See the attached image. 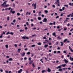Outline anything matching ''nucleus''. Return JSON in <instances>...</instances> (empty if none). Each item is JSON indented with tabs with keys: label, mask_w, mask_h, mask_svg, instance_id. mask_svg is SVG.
Returning <instances> with one entry per match:
<instances>
[{
	"label": "nucleus",
	"mask_w": 73,
	"mask_h": 73,
	"mask_svg": "<svg viewBox=\"0 0 73 73\" xmlns=\"http://www.w3.org/2000/svg\"><path fill=\"white\" fill-rule=\"evenodd\" d=\"M13 10V9H11L10 12V13H12Z\"/></svg>",
	"instance_id": "nucleus-34"
},
{
	"label": "nucleus",
	"mask_w": 73,
	"mask_h": 73,
	"mask_svg": "<svg viewBox=\"0 0 73 73\" xmlns=\"http://www.w3.org/2000/svg\"><path fill=\"white\" fill-rule=\"evenodd\" d=\"M52 7H53V8H56V7L55 6V5H52Z\"/></svg>",
	"instance_id": "nucleus-46"
},
{
	"label": "nucleus",
	"mask_w": 73,
	"mask_h": 73,
	"mask_svg": "<svg viewBox=\"0 0 73 73\" xmlns=\"http://www.w3.org/2000/svg\"><path fill=\"white\" fill-rule=\"evenodd\" d=\"M47 21V19L46 18H45L43 20V22H46V21Z\"/></svg>",
	"instance_id": "nucleus-8"
},
{
	"label": "nucleus",
	"mask_w": 73,
	"mask_h": 73,
	"mask_svg": "<svg viewBox=\"0 0 73 73\" xmlns=\"http://www.w3.org/2000/svg\"><path fill=\"white\" fill-rule=\"evenodd\" d=\"M0 71L1 72H3V70L2 69H1L0 70Z\"/></svg>",
	"instance_id": "nucleus-38"
},
{
	"label": "nucleus",
	"mask_w": 73,
	"mask_h": 73,
	"mask_svg": "<svg viewBox=\"0 0 73 73\" xmlns=\"http://www.w3.org/2000/svg\"><path fill=\"white\" fill-rule=\"evenodd\" d=\"M57 39H59V40H61V38H60V36H58L57 37Z\"/></svg>",
	"instance_id": "nucleus-15"
},
{
	"label": "nucleus",
	"mask_w": 73,
	"mask_h": 73,
	"mask_svg": "<svg viewBox=\"0 0 73 73\" xmlns=\"http://www.w3.org/2000/svg\"><path fill=\"white\" fill-rule=\"evenodd\" d=\"M47 71L48 72H51V70L50 68H48Z\"/></svg>",
	"instance_id": "nucleus-9"
},
{
	"label": "nucleus",
	"mask_w": 73,
	"mask_h": 73,
	"mask_svg": "<svg viewBox=\"0 0 73 73\" xmlns=\"http://www.w3.org/2000/svg\"><path fill=\"white\" fill-rule=\"evenodd\" d=\"M62 10L63 11H64V10H65V7H63L62 8Z\"/></svg>",
	"instance_id": "nucleus-41"
},
{
	"label": "nucleus",
	"mask_w": 73,
	"mask_h": 73,
	"mask_svg": "<svg viewBox=\"0 0 73 73\" xmlns=\"http://www.w3.org/2000/svg\"><path fill=\"white\" fill-rule=\"evenodd\" d=\"M45 13H47L48 12V10H45Z\"/></svg>",
	"instance_id": "nucleus-29"
},
{
	"label": "nucleus",
	"mask_w": 73,
	"mask_h": 73,
	"mask_svg": "<svg viewBox=\"0 0 73 73\" xmlns=\"http://www.w3.org/2000/svg\"><path fill=\"white\" fill-rule=\"evenodd\" d=\"M38 19L39 20H41V18L40 17H38Z\"/></svg>",
	"instance_id": "nucleus-19"
},
{
	"label": "nucleus",
	"mask_w": 73,
	"mask_h": 73,
	"mask_svg": "<svg viewBox=\"0 0 73 73\" xmlns=\"http://www.w3.org/2000/svg\"><path fill=\"white\" fill-rule=\"evenodd\" d=\"M48 44H46L44 46V48H46V47H48Z\"/></svg>",
	"instance_id": "nucleus-18"
},
{
	"label": "nucleus",
	"mask_w": 73,
	"mask_h": 73,
	"mask_svg": "<svg viewBox=\"0 0 73 73\" xmlns=\"http://www.w3.org/2000/svg\"><path fill=\"white\" fill-rule=\"evenodd\" d=\"M21 50V48L18 49L17 50V52L18 53H20V50Z\"/></svg>",
	"instance_id": "nucleus-12"
},
{
	"label": "nucleus",
	"mask_w": 73,
	"mask_h": 73,
	"mask_svg": "<svg viewBox=\"0 0 73 73\" xmlns=\"http://www.w3.org/2000/svg\"><path fill=\"white\" fill-rule=\"evenodd\" d=\"M58 18H59V16H57L56 17V19H58Z\"/></svg>",
	"instance_id": "nucleus-62"
},
{
	"label": "nucleus",
	"mask_w": 73,
	"mask_h": 73,
	"mask_svg": "<svg viewBox=\"0 0 73 73\" xmlns=\"http://www.w3.org/2000/svg\"><path fill=\"white\" fill-rule=\"evenodd\" d=\"M31 58L30 57L29 58V61H30L31 60Z\"/></svg>",
	"instance_id": "nucleus-48"
},
{
	"label": "nucleus",
	"mask_w": 73,
	"mask_h": 73,
	"mask_svg": "<svg viewBox=\"0 0 73 73\" xmlns=\"http://www.w3.org/2000/svg\"><path fill=\"white\" fill-rule=\"evenodd\" d=\"M54 54H56V53H57V51H54Z\"/></svg>",
	"instance_id": "nucleus-47"
},
{
	"label": "nucleus",
	"mask_w": 73,
	"mask_h": 73,
	"mask_svg": "<svg viewBox=\"0 0 73 73\" xmlns=\"http://www.w3.org/2000/svg\"><path fill=\"white\" fill-rule=\"evenodd\" d=\"M38 45H41V42H38L37 43Z\"/></svg>",
	"instance_id": "nucleus-20"
},
{
	"label": "nucleus",
	"mask_w": 73,
	"mask_h": 73,
	"mask_svg": "<svg viewBox=\"0 0 73 73\" xmlns=\"http://www.w3.org/2000/svg\"><path fill=\"white\" fill-rule=\"evenodd\" d=\"M52 35L53 36H54L56 35V33L54 32L53 33H52Z\"/></svg>",
	"instance_id": "nucleus-26"
},
{
	"label": "nucleus",
	"mask_w": 73,
	"mask_h": 73,
	"mask_svg": "<svg viewBox=\"0 0 73 73\" xmlns=\"http://www.w3.org/2000/svg\"><path fill=\"white\" fill-rule=\"evenodd\" d=\"M20 32H22V31H24V30H22V29H21L19 30Z\"/></svg>",
	"instance_id": "nucleus-35"
},
{
	"label": "nucleus",
	"mask_w": 73,
	"mask_h": 73,
	"mask_svg": "<svg viewBox=\"0 0 73 73\" xmlns=\"http://www.w3.org/2000/svg\"><path fill=\"white\" fill-rule=\"evenodd\" d=\"M67 26L68 27H69V26H70V24H69V23H68V24H67Z\"/></svg>",
	"instance_id": "nucleus-58"
},
{
	"label": "nucleus",
	"mask_w": 73,
	"mask_h": 73,
	"mask_svg": "<svg viewBox=\"0 0 73 73\" xmlns=\"http://www.w3.org/2000/svg\"><path fill=\"white\" fill-rule=\"evenodd\" d=\"M70 60H71V61H73V58H72V57H70Z\"/></svg>",
	"instance_id": "nucleus-23"
},
{
	"label": "nucleus",
	"mask_w": 73,
	"mask_h": 73,
	"mask_svg": "<svg viewBox=\"0 0 73 73\" xmlns=\"http://www.w3.org/2000/svg\"><path fill=\"white\" fill-rule=\"evenodd\" d=\"M61 66H63V67H65V66H66V64H62V65H61Z\"/></svg>",
	"instance_id": "nucleus-21"
},
{
	"label": "nucleus",
	"mask_w": 73,
	"mask_h": 73,
	"mask_svg": "<svg viewBox=\"0 0 73 73\" xmlns=\"http://www.w3.org/2000/svg\"><path fill=\"white\" fill-rule=\"evenodd\" d=\"M26 24L27 25H29V24H28V22H27L26 23Z\"/></svg>",
	"instance_id": "nucleus-60"
},
{
	"label": "nucleus",
	"mask_w": 73,
	"mask_h": 73,
	"mask_svg": "<svg viewBox=\"0 0 73 73\" xmlns=\"http://www.w3.org/2000/svg\"><path fill=\"white\" fill-rule=\"evenodd\" d=\"M62 19V18H60L59 19V21H61V20Z\"/></svg>",
	"instance_id": "nucleus-30"
},
{
	"label": "nucleus",
	"mask_w": 73,
	"mask_h": 73,
	"mask_svg": "<svg viewBox=\"0 0 73 73\" xmlns=\"http://www.w3.org/2000/svg\"><path fill=\"white\" fill-rule=\"evenodd\" d=\"M36 3L35 4V3H33L32 4V6H33V7H34V9H36Z\"/></svg>",
	"instance_id": "nucleus-1"
},
{
	"label": "nucleus",
	"mask_w": 73,
	"mask_h": 73,
	"mask_svg": "<svg viewBox=\"0 0 73 73\" xmlns=\"http://www.w3.org/2000/svg\"><path fill=\"white\" fill-rule=\"evenodd\" d=\"M57 3L59 4L60 3V2H59V0H57L56 1V2L54 3V4H55V5H56V4H57Z\"/></svg>",
	"instance_id": "nucleus-4"
},
{
	"label": "nucleus",
	"mask_w": 73,
	"mask_h": 73,
	"mask_svg": "<svg viewBox=\"0 0 73 73\" xmlns=\"http://www.w3.org/2000/svg\"><path fill=\"white\" fill-rule=\"evenodd\" d=\"M7 20L8 21L9 20V17H7Z\"/></svg>",
	"instance_id": "nucleus-57"
},
{
	"label": "nucleus",
	"mask_w": 73,
	"mask_h": 73,
	"mask_svg": "<svg viewBox=\"0 0 73 73\" xmlns=\"http://www.w3.org/2000/svg\"><path fill=\"white\" fill-rule=\"evenodd\" d=\"M32 36L33 37H34V36H36V34H35L34 35H33Z\"/></svg>",
	"instance_id": "nucleus-56"
},
{
	"label": "nucleus",
	"mask_w": 73,
	"mask_h": 73,
	"mask_svg": "<svg viewBox=\"0 0 73 73\" xmlns=\"http://www.w3.org/2000/svg\"><path fill=\"white\" fill-rule=\"evenodd\" d=\"M45 70H42V73H43L44 72H45Z\"/></svg>",
	"instance_id": "nucleus-43"
},
{
	"label": "nucleus",
	"mask_w": 73,
	"mask_h": 73,
	"mask_svg": "<svg viewBox=\"0 0 73 73\" xmlns=\"http://www.w3.org/2000/svg\"><path fill=\"white\" fill-rule=\"evenodd\" d=\"M36 46V45L35 44H33L31 45V47H35Z\"/></svg>",
	"instance_id": "nucleus-25"
},
{
	"label": "nucleus",
	"mask_w": 73,
	"mask_h": 73,
	"mask_svg": "<svg viewBox=\"0 0 73 73\" xmlns=\"http://www.w3.org/2000/svg\"><path fill=\"white\" fill-rule=\"evenodd\" d=\"M69 5H71L72 6H73V3H70L68 4Z\"/></svg>",
	"instance_id": "nucleus-14"
},
{
	"label": "nucleus",
	"mask_w": 73,
	"mask_h": 73,
	"mask_svg": "<svg viewBox=\"0 0 73 73\" xmlns=\"http://www.w3.org/2000/svg\"><path fill=\"white\" fill-rule=\"evenodd\" d=\"M64 7H66L67 8H68V5H64Z\"/></svg>",
	"instance_id": "nucleus-28"
},
{
	"label": "nucleus",
	"mask_w": 73,
	"mask_h": 73,
	"mask_svg": "<svg viewBox=\"0 0 73 73\" xmlns=\"http://www.w3.org/2000/svg\"><path fill=\"white\" fill-rule=\"evenodd\" d=\"M62 69H60L58 70V71H62Z\"/></svg>",
	"instance_id": "nucleus-40"
},
{
	"label": "nucleus",
	"mask_w": 73,
	"mask_h": 73,
	"mask_svg": "<svg viewBox=\"0 0 73 73\" xmlns=\"http://www.w3.org/2000/svg\"><path fill=\"white\" fill-rule=\"evenodd\" d=\"M11 13H13V14H14V13H15V11H12Z\"/></svg>",
	"instance_id": "nucleus-32"
},
{
	"label": "nucleus",
	"mask_w": 73,
	"mask_h": 73,
	"mask_svg": "<svg viewBox=\"0 0 73 73\" xmlns=\"http://www.w3.org/2000/svg\"><path fill=\"white\" fill-rule=\"evenodd\" d=\"M5 73H8V71L7 70L5 71Z\"/></svg>",
	"instance_id": "nucleus-49"
},
{
	"label": "nucleus",
	"mask_w": 73,
	"mask_h": 73,
	"mask_svg": "<svg viewBox=\"0 0 73 73\" xmlns=\"http://www.w3.org/2000/svg\"><path fill=\"white\" fill-rule=\"evenodd\" d=\"M66 41H67V39H66L64 40L63 42H66Z\"/></svg>",
	"instance_id": "nucleus-33"
},
{
	"label": "nucleus",
	"mask_w": 73,
	"mask_h": 73,
	"mask_svg": "<svg viewBox=\"0 0 73 73\" xmlns=\"http://www.w3.org/2000/svg\"><path fill=\"white\" fill-rule=\"evenodd\" d=\"M53 23H50L49 24V25H53Z\"/></svg>",
	"instance_id": "nucleus-36"
},
{
	"label": "nucleus",
	"mask_w": 73,
	"mask_h": 73,
	"mask_svg": "<svg viewBox=\"0 0 73 73\" xmlns=\"http://www.w3.org/2000/svg\"><path fill=\"white\" fill-rule=\"evenodd\" d=\"M6 3H7V1H5L1 5V6H3L4 5H6L7 4Z\"/></svg>",
	"instance_id": "nucleus-2"
},
{
	"label": "nucleus",
	"mask_w": 73,
	"mask_h": 73,
	"mask_svg": "<svg viewBox=\"0 0 73 73\" xmlns=\"http://www.w3.org/2000/svg\"><path fill=\"white\" fill-rule=\"evenodd\" d=\"M66 29H67V28H64V31H66Z\"/></svg>",
	"instance_id": "nucleus-63"
},
{
	"label": "nucleus",
	"mask_w": 73,
	"mask_h": 73,
	"mask_svg": "<svg viewBox=\"0 0 73 73\" xmlns=\"http://www.w3.org/2000/svg\"><path fill=\"white\" fill-rule=\"evenodd\" d=\"M61 66H62L60 65L58 66L57 67H56V69H61Z\"/></svg>",
	"instance_id": "nucleus-7"
},
{
	"label": "nucleus",
	"mask_w": 73,
	"mask_h": 73,
	"mask_svg": "<svg viewBox=\"0 0 73 73\" xmlns=\"http://www.w3.org/2000/svg\"><path fill=\"white\" fill-rule=\"evenodd\" d=\"M30 53V52H28L27 53V54H29Z\"/></svg>",
	"instance_id": "nucleus-59"
},
{
	"label": "nucleus",
	"mask_w": 73,
	"mask_h": 73,
	"mask_svg": "<svg viewBox=\"0 0 73 73\" xmlns=\"http://www.w3.org/2000/svg\"><path fill=\"white\" fill-rule=\"evenodd\" d=\"M43 39H46V37H43Z\"/></svg>",
	"instance_id": "nucleus-64"
},
{
	"label": "nucleus",
	"mask_w": 73,
	"mask_h": 73,
	"mask_svg": "<svg viewBox=\"0 0 73 73\" xmlns=\"http://www.w3.org/2000/svg\"><path fill=\"white\" fill-rule=\"evenodd\" d=\"M60 44H61L60 45L61 46H63V45H64V43L63 42H60Z\"/></svg>",
	"instance_id": "nucleus-16"
},
{
	"label": "nucleus",
	"mask_w": 73,
	"mask_h": 73,
	"mask_svg": "<svg viewBox=\"0 0 73 73\" xmlns=\"http://www.w3.org/2000/svg\"><path fill=\"white\" fill-rule=\"evenodd\" d=\"M22 38L23 39H29V38L28 37H26V36H23Z\"/></svg>",
	"instance_id": "nucleus-3"
},
{
	"label": "nucleus",
	"mask_w": 73,
	"mask_h": 73,
	"mask_svg": "<svg viewBox=\"0 0 73 73\" xmlns=\"http://www.w3.org/2000/svg\"><path fill=\"white\" fill-rule=\"evenodd\" d=\"M23 72V69H20L18 71V73H21V72Z\"/></svg>",
	"instance_id": "nucleus-6"
},
{
	"label": "nucleus",
	"mask_w": 73,
	"mask_h": 73,
	"mask_svg": "<svg viewBox=\"0 0 73 73\" xmlns=\"http://www.w3.org/2000/svg\"><path fill=\"white\" fill-rule=\"evenodd\" d=\"M32 63V61H31L30 62H29V64H31Z\"/></svg>",
	"instance_id": "nucleus-53"
},
{
	"label": "nucleus",
	"mask_w": 73,
	"mask_h": 73,
	"mask_svg": "<svg viewBox=\"0 0 73 73\" xmlns=\"http://www.w3.org/2000/svg\"><path fill=\"white\" fill-rule=\"evenodd\" d=\"M3 6H4V7H5V8H6V7H9V4H7V5L4 4V5H3Z\"/></svg>",
	"instance_id": "nucleus-5"
},
{
	"label": "nucleus",
	"mask_w": 73,
	"mask_h": 73,
	"mask_svg": "<svg viewBox=\"0 0 73 73\" xmlns=\"http://www.w3.org/2000/svg\"><path fill=\"white\" fill-rule=\"evenodd\" d=\"M57 53H61V52H60V51H58L57 52Z\"/></svg>",
	"instance_id": "nucleus-44"
},
{
	"label": "nucleus",
	"mask_w": 73,
	"mask_h": 73,
	"mask_svg": "<svg viewBox=\"0 0 73 73\" xmlns=\"http://www.w3.org/2000/svg\"><path fill=\"white\" fill-rule=\"evenodd\" d=\"M69 49L70 50V51H71L72 52H73V50L72 49V48L70 47V46H69Z\"/></svg>",
	"instance_id": "nucleus-10"
},
{
	"label": "nucleus",
	"mask_w": 73,
	"mask_h": 73,
	"mask_svg": "<svg viewBox=\"0 0 73 73\" xmlns=\"http://www.w3.org/2000/svg\"><path fill=\"white\" fill-rule=\"evenodd\" d=\"M59 11L60 12H61V11H63L62 9H60Z\"/></svg>",
	"instance_id": "nucleus-54"
},
{
	"label": "nucleus",
	"mask_w": 73,
	"mask_h": 73,
	"mask_svg": "<svg viewBox=\"0 0 73 73\" xmlns=\"http://www.w3.org/2000/svg\"><path fill=\"white\" fill-rule=\"evenodd\" d=\"M63 53H66V52L65 51H64Z\"/></svg>",
	"instance_id": "nucleus-45"
},
{
	"label": "nucleus",
	"mask_w": 73,
	"mask_h": 73,
	"mask_svg": "<svg viewBox=\"0 0 73 73\" xmlns=\"http://www.w3.org/2000/svg\"><path fill=\"white\" fill-rule=\"evenodd\" d=\"M13 23H15L16 22V20L15 19H14L13 21Z\"/></svg>",
	"instance_id": "nucleus-50"
},
{
	"label": "nucleus",
	"mask_w": 73,
	"mask_h": 73,
	"mask_svg": "<svg viewBox=\"0 0 73 73\" xmlns=\"http://www.w3.org/2000/svg\"><path fill=\"white\" fill-rule=\"evenodd\" d=\"M71 15H72V14H70L69 15H67L68 17H70V16Z\"/></svg>",
	"instance_id": "nucleus-27"
},
{
	"label": "nucleus",
	"mask_w": 73,
	"mask_h": 73,
	"mask_svg": "<svg viewBox=\"0 0 73 73\" xmlns=\"http://www.w3.org/2000/svg\"><path fill=\"white\" fill-rule=\"evenodd\" d=\"M21 54H22L23 57H24V56H25V52H24L23 54H22V53H21Z\"/></svg>",
	"instance_id": "nucleus-13"
},
{
	"label": "nucleus",
	"mask_w": 73,
	"mask_h": 73,
	"mask_svg": "<svg viewBox=\"0 0 73 73\" xmlns=\"http://www.w3.org/2000/svg\"><path fill=\"white\" fill-rule=\"evenodd\" d=\"M10 35H13V34L12 32L10 33Z\"/></svg>",
	"instance_id": "nucleus-37"
},
{
	"label": "nucleus",
	"mask_w": 73,
	"mask_h": 73,
	"mask_svg": "<svg viewBox=\"0 0 73 73\" xmlns=\"http://www.w3.org/2000/svg\"><path fill=\"white\" fill-rule=\"evenodd\" d=\"M9 60L10 61H12V60H13V59L12 58H10L9 59Z\"/></svg>",
	"instance_id": "nucleus-17"
},
{
	"label": "nucleus",
	"mask_w": 73,
	"mask_h": 73,
	"mask_svg": "<svg viewBox=\"0 0 73 73\" xmlns=\"http://www.w3.org/2000/svg\"><path fill=\"white\" fill-rule=\"evenodd\" d=\"M45 30H47V31H48V29H45L43 30V31H45Z\"/></svg>",
	"instance_id": "nucleus-42"
},
{
	"label": "nucleus",
	"mask_w": 73,
	"mask_h": 73,
	"mask_svg": "<svg viewBox=\"0 0 73 73\" xmlns=\"http://www.w3.org/2000/svg\"><path fill=\"white\" fill-rule=\"evenodd\" d=\"M24 59L25 60H27V58L26 57H25V58H24Z\"/></svg>",
	"instance_id": "nucleus-39"
},
{
	"label": "nucleus",
	"mask_w": 73,
	"mask_h": 73,
	"mask_svg": "<svg viewBox=\"0 0 73 73\" xmlns=\"http://www.w3.org/2000/svg\"><path fill=\"white\" fill-rule=\"evenodd\" d=\"M62 58H63L64 56L63 55H62L61 57Z\"/></svg>",
	"instance_id": "nucleus-52"
},
{
	"label": "nucleus",
	"mask_w": 73,
	"mask_h": 73,
	"mask_svg": "<svg viewBox=\"0 0 73 73\" xmlns=\"http://www.w3.org/2000/svg\"><path fill=\"white\" fill-rule=\"evenodd\" d=\"M17 16H20V14L19 13H17Z\"/></svg>",
	"instance_id": "nucleus-31"
},
{
	"label": "nucleus",
	"mask_w": 73,
	"mask_h": 73,
	"mask_svg": "<svg viewBox=\"0 0 73 73\" xmlns=\"http://www.w3.org/2000/svg\"><path fill=\"white\" fill-rule=\"evenodd\" d=\"M5 46L6 48H7H7H8V45H5Z\"/></svg>",
	"instance_id": "nucleus-24"
},
{
	"label": "nucleus",
	"mask_w": 73,
	"mask_h": 73,
	"mask_svg": "<svg viewBox=\"0 0 73 73\" xmlns=\"http://www.w3.org/2000/svg\"><path fill=\"white\" fill-rule=\"evenodd\" d=\"M57 29H59V28H60V26H57Z\"/></svg>",
	"instance_id": "nucleus-55"
},
{
	"label": "nucleus",
	"mask_w": 73,
	"mask_h": 73,
	"mask_svg": "<svg viewBox=\"0 0 73 73\" xmlns=\"http://www.w3.org/2000/svg\"><path fill=\"white\" fill-rule=\"evenodd\" d=\"M9 34H10V32H9H9H7V33L6 35H9Z\"/></svg>",
	"instance_id": "nucleus-22"
},
{
	"label": "nucleus",
	"mask_w": 73,
	"mask_h": 73,
	"mask_svg": "<svg viewBox=\"0 0 73 73\" xmlns=\"http://www.w3.org/2000/svg\"><path fill=\"white\" fill-rule=\"evenodd\" d=\"M64 61L65 63H68V61L66 60L65 59H64Z\"/></svg>",
	"instance_id": "nucleus-11"
},
{
	"label": "nucleus",
	"mask_w": 73,
	"mask_h": 73,
	"mask_svg": "<svg viewBox=\"0 0 73 73\" xmlns=\"http://www.w3.org/2000/svg\"><path fill=\"white\" fill-rule=\"evenodd\" d=\"M13 7H15V3H13Z\"/></svg>",
	"instance_id": "nucleus-51"
},
{
	"label": "nucleus",
	"mask_w": 73,
	"mask_h": 73,
	"mask_svg": "<svg viewBox=\"0 0 73 73\" xmlns=\"http://www.w3.org/2000/svg\"><path fill=\"white\" fill-rule=\"evenodd\" d=\"M29 14V12H27L26 13V15H28Z\"/></svg>",
	"instance_id": "nucleus-61"
}]
</instances>
